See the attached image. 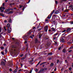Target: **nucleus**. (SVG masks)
<instances>
[{
	"mask_svg": "<svg viewBox=\"0 0 73 73\" xmlns=\"http://www.w3.org/2000/svg\"><path fill=\"white\" fill-rule=\"evenodd\" d=\"M54 12V10H53L51 12V13L47 17L48 19H50L51 17V16L53 14V13Z\"/></svg>",
	"mask_w": 73,
	"mask_h": 73,
	"instance_id": "nucleus-1",
	"label": "nucleus"
},
{
	"mask_svg": "<svg viewBox=\"0 0 73 73\" xmlns=\"http://www.w3.org/2000/svg\"><path fill=\"white\" fill-rule=\"evenodd\" d=\"M2 9H5V7H1L0 8V12L3 13V12H4V10H2Z\"/></svg>",
	"mask_w": 73,
	"mask_h": 73,
	"instance_id": "nucleus-2",
	"label": "nucleus"
},
{
	"mask_svg": "<svg viewBox=\"0 0 73 73\" xmlns=\"http://www.w3.org/2000/svg\"><path fill=\"white\" fill-rule=\"evenodd\" d=\"M48 26H46L44 27V30L45 32H47V31H48Z\"/></svg>",
	"mask_w": 73,
	"mask_h": 73,
	"instance_id": "nucleus-3",
	"label": "nucleus"
},
{
	"mask_svg": "<svg viewBox=\"0 0 73 73\" xmlns=\"http://www.w3.org/2000/svg\"><path fill=\"white\" fill-rule=\"evenodd\" d=\"M1 65L3 66H4L5 65V62H4L2 61L1 62Z\"/></svg>",
	"mask_w": 73,
	"mask_h": 73,
	"instance_id": "nucleus-4",
	"label": "nucleus"
},
{
	"mask_svg": "<svg viewBox=\"0 0 73 73\" xmlns=\"http://www.w3.org/2000/svg\"><path fill=\"white\" fill-rule=\"evenodd\" d=\"M54 14H55V15H57V14H58V13H59V11H54Z\"/></svg>",
	"mask_w": 73,
	"mask_h": 73,
	"instance_id": "nucleus-5",
	"label": "nucleus"
},
{
	"mask_svg": "<svg viewBox=\"0 0 73 73\" xmlns=\"http://www.w3.org/2000/svg\"><path fill=\"white\" fill-rule=\"evenodd\" d=\"M60 42H64V39L63 38H61L60 39Z\"/></svg>",
	"mask_w": 73,
	"mask_h": 73,
	"instance_id": "nucleus-6",
	"label": "nucleus"
},
{
	"mask_svg": "<svg viewBox=\"0 0 73 73\" xmlns=\"http://www.w3.org/2000/svg\"><path fill=\"white\" fill-rule=\"evenodd\" d=\"M13 65V63H11L9 65V66H10V67H12V66Z\"/></svg>",
	"mask_w": 73,
	"mask_h": 73,
	"instance_id": "nucleus-7",
	"label": "nucleus"
},
{
	"mask_svg": "<svg viewBox=\"0 0 73 73\" xmlns=\"http://www.w3.org/2000/svg\"><path fill=\"white\" fill-rule=\"evenodd\" d=\"M9 23H12V20L11 19H10L9 20Z\"/></svg>",
	"mask_w": 73,
	"mask_h": 73,
	"instance_id": "nucleus-8",
	"label": "nucleus"
},
{
	"mask_svg": "<svg viewBox=\"0 0 73 73\" xmlns=\"http://www.w3.org/2000/svg\"><path fill=\"white\" fill-rule=\"evenodd\" d=\"M0 15L1 16H2V17H4V14H3L1 13H0Z\"/></svg>",
	"mask_w": 73,
	"mask_h": 73,
	"instance_id": "nucleus-9",
	"label": "nucleus"
},
{
	"mask_svg": "<svg viewBox=\"0 0 73 73\" xmlns=\"http://www.w3.org/2000/svg\"><path fill=\"white\" fill-rule=\"evenodd\" d=\"M7 28H9L10 27V24L9 23L7 24Z\"/></svg>",
	"mask_w": 73,
	"mask_h": 73,
	"instance_id": "nucleus-10",
	"label": "nucleus"
},
{
	"mask_svg": "<svg viewBox=\"0 0 73 73\" xmlns=\"http://www.w3.org/2000/svg\"><path fill=\"white\" fill-rule=\"evenodd\" d=\"M7 32L8 33H10L11 32V30H9V28H8L7 29Z\"/></svg>",
	"mask_w": 73,
	"mask_h": 73,
	"instance_id": "nucleus-11",
	"label": "nucleus"
},
{
	"mask_svg": "<svg viewBox=\"0 0 73 73\" xmlns=\"http://www.w3.org/2000/svg\"><path fill=\"white\" fill-rule=\"evenodd\" d=\"M66 1V0H61V3H63V2H65Z\"/></svg>",
	"mask_w": 73,
	"mask_h": 73,
	"instance_id": "nucleus-12",
	"label": "nucleus"
},
{
	"mask_svg": "<svg viewBox=\"0 0 73 73\" xmlns=\"http://www.w3.org/2000/svg\"><path fill=\"white\" fill-rule=\"evenodd\" d=\"M71 30L69 28L67 29V30L66 31L67 32H69V31H70Z\"/></svg>",
	"mask_w": 73,
	"mask_h": 73,
	"instance_id": "nucleus-13",
	"label": "nucleus"
},
{
	"mask_svg": "<svg viewBox=\"0 0 73 73\" xmlns=\"http://www.w3.org/2000/svg\"><path fill=\"white\" fill-rule=\"evenodd\" d=\"M45 63H46V62H42L40 64V65H42L44 64H45Z\"/></svg>",
	"mask_w": 73,
	"mask_h": 73,
	"instance_id": "nucleus-14",
	"label": "nucleus"
},
{
	"mask_svg": "<svg viewBox=\"0 0 73 73\" xmlns=\"http://www.w3.org/2000/svg\"><path fill=\"white\" fill-rule=\"evenodd\" d=\"M52 29V31H55V29L53 27H52L51 28Z\"/></svg>",
	"mask_w": 73,
	"mask_h": 73,
	"instance_id": "nucleus-15",
	"label": "nucleus"
},
{
	"mask_svg": "<svg viewBox=\"0 0 73 73\" xmlns=\"http://www.w3.org/2000/svg\"><path fill=\"white\" fill-rule=\"evenodd\" d=\"M62 52L64 53H65L66 52V50L65 49H64L62 50Z\"/></svg>",
	"mask_w": 73,
	"mask_h": 73,
	"instance_id": "nucleus-16",
	"label": "nucleus"
},
{
	"mask_svg": "<svg viewBox=\"0 0 73 73\" xmlns=\"http://www.w3.org/2000/svg\"><path fill=\"white\" fill-rule=\"evenodd\" d=\"M5 11H6V12H9V9H6L5 10Z\"/></svg>",
	"mask_w": 73,
	"mask_h": 73,
	"instance_id": "nucleus-17",
	"label": "nucleus"
},
{
	"mask_svg": "<svg viewBox=\"0 0 73 73\" xmlns=\"http://www.w3.org/2000/svg\"><path fill=\"white\" fill-rule=\"evenodd\" d=\"M54 65V64H53V63H52L50 64V66H53Z\"/></svg>",
	"mask_w": 73,
	"mask_h": 73,
	"instance_id": "nucleus-18",
	"label": "nucleus"
},
{
	"mask_svg": "<svg viewBox=\"0 0 73 73\" xmlns=\"http://www.w3.org/2000/svg\"><path fill=\"white\" fill-rule=\"evenodd\" d=\"M48 55H49V56H51L52 55V53H50L48 54Z\"/></svg>",
	"mask_w": 73,
	"mask_h": 73,
	"instance_id": "nucleus-19",
	"label": "nucleus"
},
{
	"mask_svg": "<svg viewBox=\"0 0 73 73\" xmlns=\"http://www.w3.org/2000/svg\"><path fill=\"white\" fill-rule=\"evenodd\" d=\"M40 62H41L40 61H39L38 63L36 65V66H37L38 65H39V64H40Z\"/></svg>",
	"mask_w": 73,
	"mask_h": 73,
	"instance_id": "nucleus-20",
	"label": "nucleus"
},
{
	"mask_svg": "<svg viewBox=\"0 0 73 73\" xmlns=\"http://www.w3.org/2000/svg\"><path fill=\"white\" fill-rule=\"evenodd\" d=\"M13 13V11H11L10 12H9V13Z\"/></svg>",
	"mask_w": 73,
	"mask_h": 73,
	"instance_id": "nucleus-21",
	"label": "nucleus"
},
{
	"mask_svg": "<svg viewBox=\"0 0 73 73\" xmlns=\"http://www.w3.org/2000/svg\"><path fill=\"white\" fill-rule=\"evenodd\" d=\"M7 52H8V51H7V50L6 49L5 50V53L6 54L7 53Z\"/></svg>",
	"mask_w": 73,
	"mask_h": 73,
	"instance_id": "nucleus-22",
	"label": "nucleus"
},
{
	"mask_svg": "<svg viewBox=\"0 0 73 73\" xmlns=\"http://www.w3.org/2000/svg\"><path fill=\"white\" fill-rule=\"evenodd\" d=\"M1 54H2V55H4V52H1Z\"/></svg>",
	"mask_w": 73,
	"mask_h": 73,
	"instance_id": "nucleus-23",
	"label": "nucleus"
},
{
	"mask_svg": "<svg viewBox=\"0 0 73 73\" xmlns=\"http://www.w3.org/2000/svg\"><path fill=\"white\" fill-rule=\"evenodd\" d=\"M28 35H31V32H29L28 33Z\"/></svg>",
	"mask_w": 73,
	"mask_h": 73,
	"instance_id": "nucleus-24",
	"label": "nucleus"
},
{
	"mask_svg": "<svg viewBox=\"0 0 73 73\" xmlns=\"http://www.w3.org/2000/svg\"><path fill=\"white\" fill-rule=\"evenodd\" d=\"M69 70L70 71H71V70H72V68H71V67H70L69 68Z\"/></svg>",
	"mask_w": 73,
	"mask_h": 73,
	"instance_id": "nucleus-25",
	"label": "nucleus"
},
{
	"mask_svg": "<svg viewBox=\"0 0 73 73\" xmlns=\"http://www.w3.org/2000/svg\"><path fill=\"white\" fill-rule=\"evenodd\" d=\"M4 29L5 31H7V29H6V27H4Z\"/></svg>",
	"mask_w": 73,
	"mask_h": 73,
	"instance_id": "nucleus-26",
	"label": "nucleus"
},
{
	"mask_svg": "<svg viewBox=\"0 0 73 73\" xmlns=\"http://www.w3.org/2000/svg\"><path fill=\"white\" fill-rule=\"evenodd\" d=\"M56 37H54L53 38V40H56Z\"/></svg>",
	"mask_w": 73,
	"mask_h": 73,
	"instance_id": "nucleus-27",
	"label": "nucleus"
},
{
	"mask_svg": "<svg viewBox=\"0 0 73 73\" xmlns=\"http://www.w3.org/2000/svg\"><path fill=\"white\" fill-rule=\"evenodd\" d=\"M1 49H4V47H1Z\"/></svg>",
	"mask_w": 73,
	"mask_h": 73,
	"instance_id": "nucleus-28",
	"label": "nucleus"
},
{
	"mask_svg": "<svg viewBox=\"0 0 73 73\" xmlns=\"http://www.w3.org/2000/svg\"><path fill=\"white\" fill-rule=\"evenodd\" d=\"M1 30H2L1 27H0V33L1 32Z\"/></svg>",
	"mask_w": 73,
	"mask_h": 73,
	"instance_id": "nucleus-29",
	"label": "nucleus"
},
{
	"mask_svg": "<svg viewBox=\"0 0 73 73\" xmlns=\"http://www.w3.org/2000/svg\"><path fill=\"white\" fill-rule=\"evenodd\" d=\"M55 3L56 4H58V2H57V1H55Z\"/></svg>",
	"mask_w": 73,
	"mask_h": 73,
	"instance_id": "nucleus-30",
	"label": "nucleus"
},
{
	"mask_svg": "<svg viewBox=\"0 0 73 73\" xmlns=\"http://www.w3.org/2000/svg\"><path fill=\"white\" fill-rule=\"evenodd\" d=\"M66 32V30H64V31H62V33H63V32Z\"/></svg>",
	"mask_w": 73,
	"mask_h": 73,
	"instance_id": "nucleus-31",
	"label": "nucleus"
},
{
	"mask_svg": "<svg viewBox=\"0 0 73 73\" xmlns=\"http://www.w3.org/2000/svg\"><path fill=\"white\" fill-rule=\"evenodd\" d=\"M60 50L61 49V47H60L58 48Z\"/></svg>",
	"mask_w": 73,
	"mask_h": 73,
	"instance_id": "nucleus-32",
	"label": "nucleus"
},
{
	"mask_svg": "<svg viewBox=\"0 0 73 73\" xmlns=\"http://www.w3.org/2000/svg\"><path fill=\"white\" fill-rule=\"evenodd\" d=\"M20 57H23V54H21L20 55Z\"/></svg>",
	"mask_w": 73,
	"mask_h": 73,
	"instance_id": "nucleus-33",
	"label": "nucleus"
},
{
	"mask_svg": "<svg viewBox=\"0 0 73 73\" xmlns=\"http://www.w3.org/2000/svg\"><path fill=\"white\" fill-rule=\"evenodd\" d=\"M16 72H17V70H15L14 71V72L15 73H16Z\"/></svg>",
	"mask_w": 73,
	"mask_h": 73,
	"instance_id": "nucleus-34",
	"label": "nucleus"
},
{
	"mask_svg": "<svg viewBox=\"0 0 73 73\" xmlns=\"http://www.w3.org/2000/svg\"><path fill=\"white\" fill-rule=\"evenodd\" d=\"M30 38H33V36H30Z\"/></svg>",
	"mask_w": 73,
	"mask_h": 73,
	"instance_id": "nucleus-35",
	"label": "nucleus"
},
{
	"mask_svg": "<svg viewBox=\"0 0 73 73\" xmlns=\"http://www.w3.org/2000/svg\"><path fill=\"white\" fill-rule=\"evenodd\" d=\"M12 70V69H11V68H10L9 71H10V72H11Z\"/></svg>",
	"mask_w": 73,
	"mask_h": 73,
	"instance_id": "nucleus-36",
	"label": "nucleus"
},
{
	"mask_svg": "<svg viewBox=\"0 0 73 73\" xmlns=\"http://www.w3.org/2000/svg\"><path fill=\"white\" fill-rule=\"evenodd\" d=\"M35 28H36V27H33V29H35Z\"/></svg>",
	"mask_w": 73,
	"mask_h": 73,
	"instance_id": "nucleus-37",
	"label": "nucleus"
},
{
	"mask_svg": "<svg viewBox=\"0 0 73 73\" xmlns=\"http://www.w3.org/2000/svg\"><path fill=\"white\" fill-rule=\"evenodd\" d=\"M56 70H57V69H56V68H55L54 69V71H56Z\"/></svg>",
	"mask_w": 73,
	"mask_h": 73,
	"instance_id": "nucleus-38",
	"label": "nucleus"
},
{
	"mask_svg": "<svg viewBox=\"0 0 73 73\" xmlns=\"http://www.w3.org/2000/svg\"><path fill=\"white\" fill-rule=\"evenodd\" d=\"M4 23H6V22H7V21L6 20H5L4 21Z\"/></svg>",
	"mask_w": 73,
	"mask_h": 73,
	"instance_id": "nucleus-39",
	"label": "nucleus"
},
{
	"mask_svg": "<svg viewBox=\"0 0 73 73\" xmlns=\"http://www.w3.org/2000/svg\"><path fill=\"white\" fill-rule=\"evenodd\" d=\"M41 35H39V38H41Z\"/></svg>",
	"mask_w": 73,
	"mask_h": 73,
	"instance_id": "nucleus-40",
	"label": "nucleus"
},
{
	"mask_svg": "<svg viewBox=\"0 0 73 73\" xmlns=\"http://www.w3.org/2000/svg\"><path fill=\"white\" fill-rule=\"evenodd\" d=\"M37 68H36L35 69V71L36 72H37Z\"/></svg>",
	"mask_w": 73,
	"mask_h": 73,
	"instance_id": "nucleus-41",
	"label": "nucleus"
},
{
	"mask_svg": "<svg viewBox=\"0 0 73 73\" xmlns=\"http://www.w3.org/2000/svg\"><path fill=\"white\" fill-rule=\"evenodd\" d=\"M24 67H25V68H27V66H25Z\"/></svg>",
	"mask_w": 73,
	"mask_h": 73,
	"instance_id": "nucleus-42",
	"label": "nucleus"
},
{
	"mask_svg": "<svg viewBox=\"0 0 73 73\" xmlns=\"http://www.w3.org/2000/svg\"><path fill=\"white\" fill-rule=\"evenodd\" d=\"M58 62H59V60H57V63H58Z\"/></svg>",
	"mask_w": 73,
	"mask_h": 73,
	"instance_id": "nucleus-43",
	"label": "nucleus"
},
{
	"mask_svg": "<svg viewBox=\"0 0 73 73\" xmlns=\"http://www.w3.org/2000/svg\"><path fill=\"white\" fill-rule=\"evenodd\" d=\"M65 12H68V10H66L65 11Z\"/></svg>",
	"mask_w": 73,
	"mask_h": 73,
	"instance_id": "nucleus-44",
	"label": "nucleus"
},
{
	"mask_svg": "<svg viewBox=\"0 0 73 73\" xmlns=\"http://www.w3.org/2000/svg\"><path fill=\"white\" fill-rule=\"evenodd\" d=\"M19 71H22V69H20V70H19Z\"/></svg>",
	"mask_w": 73,
	"mask_h": 73,
	"instance_id": "nucleus-45",
	"label": "nucleus"
},
{
	"mask_svg": "<svg viewBox=\"0 0 73 73\" xmlns=\"http://www.w3.org/2000/svg\"><path fill=\"white\" fill-rule=\"evenodd\" d=\"M71 24H73V21L71 22Z\"/></svg>",
	"mask_w": 73,
	"mask_h": 73,
	"instance_id": "nucleus-46",
	"label": "nucleus"
},
{
	"mask_svg": "<svg viewBox=\"0 0 73 73\" xmlns=\"http://www.w3.org/2000/svg\"><path fill=\"white\" fill-rule=\"evenodd\" d=\"M25 58L23 57V58H22V59H23V60H24V59H25Z\"/></svg>",
	"mask_w": 73,
	"mask_h": 73,
	"instance_id": "nucleus-47",
	"label": "nucleus"
},
{
	"mask_svg": "<svg viewBox=\"0 0 73 73\" xmlns=\"http://www.w3.org/2000/svg\"><path fill=\"white\" fill-rule=\"evenodd\" d=\"M12 4H13L12 3H11L9 4V5H12Z\"/></svg>",
	"mask_w": 73,
	"mask_h": 73,
	"instance_id": "nucleus-48",
	"label": "nucleus"
},
{
	"mask_svg": "<svg viewBox=\"0 0 73 73\" xmlns=\"http://www.w3.org/2000/svg\"><path fill=\"white\" fill-rule=\"evenodd\" d=\"M57 35V33H56V34L54 35V36H56V35Z\"/></svg>",
	"mask_w": 73,
	"mask_h": 73,
	"instance_id": "nucleus-49",
	"label": "nucleus"
},
{
	"mask_svg": "<svg viewBox=\"0 0 73 73\" xmlns=\"http://www.w3.org/2000/svg\"><path fill=\"white\" fill-rule=\"evenodd\" d=\"M45 21H48V19H46Z\"/></svg>",
	"mask_w": 73,
	"mask_h": 73,
	"instance_id": "nucleus-50",
	"label": "nucleus"
},
{
	"mask_svg": "<svg viewBox=\"0 0 73 73\" xmlns=\"http://www.w3.org/2000/svg\"><path fill=\"white\" fill-rule=\"evenodd\" d=\"M4 4H5L4 3H3L2 5L3 6V7H4Z\"/></svg>",
	"mask_w": 73,
	"mask_h": 73,
	"instance_id": "nucleus-51",
	"label": "nucleus"
},
{
	"mask_svg": "<svg viewBox=\"0 0 73 73\" xmlns=\"http://www.w3.org/2000/svg\"><path fill=\"white\" fill-rule=\"evenodd\" d=\"M72 51V50H70L69 51V52H70Z\"/></svg>",
	"mask_w": 73,
	"mask_h": 73,
	"instance_id": "nucleus-52",
	"label": "nucleus"
},
{
	"mask_svg": "<svg viewBox=\"0 0 73 73\" xmlns=\"http://www.w3.org/2000/svg\"><path fill=\"white\" fill-rule=\"evenodd\" d=\"M35 41H36V42H37V39H36Z\"/></svg>",
	"mask_w": 73,
	"mask_h": 73,
	"instance_id": "nucleus-53",
	"label": "nucleus"
},
{
	"mask_svg": "<svg viewBox=\"0 0 73 73\" xmlns=\"http://www.w3.org/2000/svg\"><path fill=\"white\" fill-rule=\"evenodd\" d=\"M72 48H73V47H72H72H70V49H72Z\"/></svg>",
	"mask_w": 73,
	"mask_h": 73,
	"instance_id": "nucleus-54",
	"label": "nucleus"
},
{
	"mask_svg": "<svg viewBox=\"0 0 73 73\" xmlns=\"http://www.w3.org/2000/svg\"><path fill=\"white\" fill-rule=\"evenodd\" d=\"M3 32H2L1 33H0V34H1V35H2V34H3Z\"/></svg>",
	"mask_w": 73,
	"mask_h": 73,
	"instance_id": "nucleus-55",
	"label": "nucleus"
},
{
	"mask_svg": "<svg viewBox=\"0 0 73 73\" xmlns=\"http://www.w3.org/2000/svg\"><path fill=\"white\" fill-rule=\"evenodd\" d=\"M2 35H1V34H0V38H1V36Z\"/></svg>",
	"mask_w": 73,
	"mask_h": 73,
	"instance_id": "nucleus-56",
	"label": "nucleus"
},
{
	"mask_svg": "<svg viewBox=\"0 0 73 73\" xmlns=\"http://www.w3.org/2000/svg\"><path fill=\"white\" fill-rule=\"evenodd\" d=\"M3 61H5V62H6V60L5 59H4Z\"/></svg>",
	"mask_w": 73,
	"mask_h": 73,
	"instance_id": "nucleus-57",
	"label": "nucleus"
},
{
	"mask_svg": "<svg viewBox=\"0 0 73 73\" xmlns=\"http://www.w3.org/2000/svg\"><path fill=\"white\" fill-rule=\"evenodd\" d=\"M65 33H64V34H63L62 35V36H63V35H65Z\"/></svg>",
	"mask_w": 73,
	"mask_h": 73,
	"instance_id": "nucleus-58",
	"label": "nucleus"
},
{
	"mask_svg": "<svg viewBox=\"0 0 73 73\" xmlns=\"http://www.w3.org/2000/svg\"><path fill=\"white\" fill-rule=\"evenodd\" d=\"M50 43L49 44H47V45H50Z\"/></svg>",
	"mask_w": 73,
	"mask_h": 73,
	"instance_id": "nucleus-59",
	"label": "nucleus"
},
{
	"mask_svg": "<svg viewBox=\"0 0 73 73\" xmlns=\"http://www.w3.org/2000/svg\"><path fill=\"white\" fill-rule=\"evenodd\" d=\"M12 40H15V38H12Z\"/></svg>",
	"mask_w": 73,
	"mask_h": 73,
	"instance_id": "nucleus-60",
	"label": "nucleus"
},
{
	"mask_svg": "<svg viewBox=\"0 0 73 73\" xmlns=\"http://www.w3.org/2000/svg\"><path fill=\"white\" fill-rule=\"evenodd\" d=\"M55 43V44H57V42H54Z\"/></svg>",
	"mask_w": 73,
	"mask_h": 73,
	"instance_id": "nucleus-61",
	"label": "nucleus"
},
{
	"mask_svg": "<svg viewBox=\"0 0 73 73\" xmlns=\"http://www.w3.org/2000/svg\"><path fill=\"white\" fill-rule=\"evenodd\" d=\"M41 29H38V31H40V30H41Z\"/></svg>",
	"mask_w": 73,
	"mask_h": 73,
	"instance_id": "nucleus-62",
	"label": "nucleus"
},
{
	"mask_svg": "<svg viewBox=\"0 0 73 73\" xmlns=\"http://www.w3.org/2000/svg\"><path fill=\"white\" fill-rule=\"evenodd\" d=\"M72 7V5L70 6L69 7Z\"/></svg>",
	"mask_w": 73,
	"mask_h": 73,
	"instance_id": "nucleus-63",
	"label": "nucleus"
},
{
	"mask_svg": "<svg viewBox=\"0 0 73 73\" xmlns=\"http://www.w3.org/2000/svg\"><path fill=\"white\" fill-rule=\"evenodd\" d=\"M14 9H16V8H14Z\"/></svg>",
	"mask_w": 73,
	"mask_h": 73,
	"instance_id": "nucleus-64",
	"label": "nucleus"
}]
</instances>
